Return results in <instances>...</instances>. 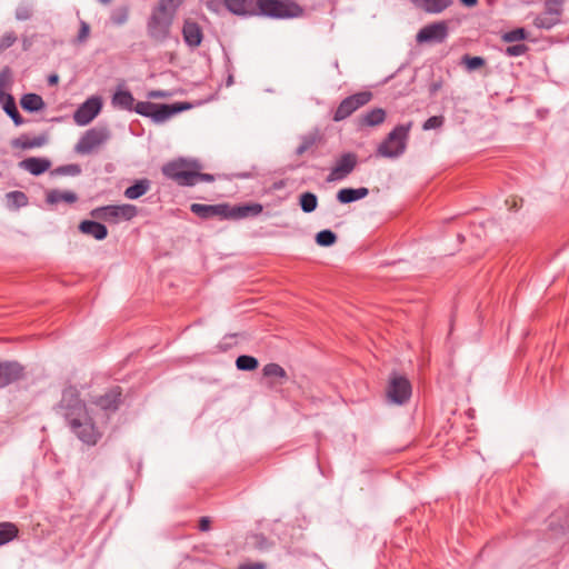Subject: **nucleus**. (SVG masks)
I'll use <instances>...</instances> for the list:
<instances>
[{
    "label": "nucleus",
    "instance_id": "obj_33",
    "mask_svg": "<svg viewBox=\"0 0 569 569\" xmlns=\"http://www.w3.org/2000/svg\"><path fill=\"white\" fill-rule=\"evenodd\" d=\"M550 527L561 531L569 530V510L559 509L550 518Z\"/></svg>",
    "mask_w": 569,
    "mask_h": 569
},
{
    "label": "nucleus",
    "instance_id": "obj_19",
    "mask_svg": "<svg viewBox=\"0 0 569 569\" xmlns=\"http://www.w3.org/2000/svg\"><path fill=\"white\" fill-rule=\"evenodd\" d=\"M122 391L120 387H113L104 395L93 400V403L106 411H116L121 402Z\"/></svg>",
    "mask_w": 569,
    "mask_h": 569
},
{
    "label": "nucleus",
    "instance_id": "obj_39",
    "mask_svg": "<svg viewBox=\"0 0 569 569\" xmlns=\"http://www.w3.org/2000/svg\"><path fill=\"white\" fill-rule=\"evenodd\" d=\"M236 366H237V369H239V370L251 371V370H254L258 368L259 362L252 356L242 355L237 358Z\"/></svg>",
    "mask_w": 569,
    "mask_h": 569
},
{
    "label": "nucleus",
    "instance_id": "obj_10",
    "mask_svg": "<svg viewBox=\"0 0 569 569\" xmlns=\"http://www.w3.org/2000/svg\"><path fill=\"white\" fill-rule=\"evenodd\" d=\"M110 138L107 128H92L86 131L74 147V151L80 154H89Z\"/></svg>",
    "mask_w": 569,
    "mask_h": 569
},
{
    "label": "nucleus",
    "instance_id": "obj_55",
    "mask_svg": "<svg viewBox=\"0 0 569 569\" xmlns=\"http://www.w3.org/2000/svg\"><path fill=\"white\" fill-rule=\"evenodd\" d=\"M59 80V77L57 74H51L48 79L50 84H56Z\"/></svg>",
    "mask_w": 569,
    "mask_h": 569
},
{
    "label": "nucleus",
    "instance_id": "obj_34",
    "mask_svg": "<svg viewBox=\"0 0 569 569\" xmlns=\"http://www.w3.org/2000/svg\"><path fill=\"white\" fill-rule=\"evenodd\" d=\"M559 11L553 13L545 12L535 18L533 24L540 29H550L559 22Z\"/></svg>",
    "mask_w": 569,
    "mask_h": 569
},
{
    "label": "nucleus",
    "instance_id": "obj_47",
    "mask_svg": "<svg viewBox=\"0 0 569 569\" xmlns=\"http://www.w3.org/2000/svg\"><path fill=\"white\" fill-rule=\"evenodd\" d=\"M528 51V47L523 43H518L513 46H509L506 48L505 53L508 57H519L525 54Z\"/></svg>",
    "mask_w": 569,
    "mask_h": 569
},
{
    "label": "nucleus",
    "instance_id": "obj_13",
    "mask_svg": "<svg viewBox=\"0 0 569 569\" xmlns=\"http://www.w3.org/2000/svg\"><path fill=\"white\" fill-rule=\"evenodd\" d=\"M102 107L101 99L91 97L87 99L73 113V120L78 126H87L100 112Z\"/></svg>",
    "mask_w": 569,
    "mask_h": 569
},
{
    "label": "nucleus",
    "instance_id": "obj_51",
    "mask_svg": "<svg viewBox=\"0 0 569 569\" xmlns=\"http://www.w3.org/2000/svg\"><path fill=\"white\" fill-rule=\"evenodd\" d=\"M170 92L163 90H151L148 92V98L151 99H162L170 97Z\"/></svg>",
    "mask_w": 569,
    "mask_h": 569
},
{
    "label": "nucleus",
    "instance_id": "obj_23",
    "mask_svg": "<svg viewBox=\"0 0 569 569\" xmlns=\"http://www.w3.org/2000/svg\"><path fill=\"white\" fill-rule=\"evenodd\" d=\"M79 230L88 236H91L96 240H103L108 236L107 227L98 221L83 220L79 224Z\"/></svg>",
    "mask_w": 569,
    "mask_h": 569
},
{
    "label": "nucleus",
    "instance_id": "obj_52",
    "mask_svg": "<svg viewBox=\"0 0 569 569\" xmlns=\"http://www.w3.org/2000/svg\"><path fill=\"white\" fill-rule=\"evenodd\" d=\"M238 569H266V563L263 562H248L242 563L238 567Z\"/></svg>",
    "mask_w": 569,
    "mask_h": 569
},
{
    "label": "nucleus",
    "instance_id": "obj_50",
    "mask_svg": "<svg viewBox=\"0 0 569 569\" xmlns=\"http://www.w3.org/2000/svg\"><path fill=\"white\" fill-rule=\"evenodd\" d=\"M89 33H90V27L87 22L84 21H81V24H80V30H79V33H78V40L80 42H83L88 39L89 37Z\"/></svg>",
    "mask_w": 569,
    "mask_h": 569
},
{
    "label": "nucleus",
    "instance_id": "obj_14",
    "mask_svg": "<svg viewBox=\"0 0 569 569\" xmlns=\"http://www.w3.org/2000/svg\"><path fill=\"white\" fill-rule=\"evenodd\" d=\"M358 157L353 152H346L340 156L332 167L328 177L329 181L342 180L347 178L357 167Z\"/></svg>",
    "mask_w": 569,
    "mask_h": 569
},
{
    "label": "nucleus",
    "instance_id": "obj_42",
    "mask_svg": "<svg viewBox=\"0 0 569 569\" xmlns=\"http://www.w3.org/2000/svg\"><path fill=\"white\" fill-rule=\"evenodd\" d=\"M128 17H129L128 7H120L112 11L110 19L113 24L121 26L127 22Z\"/></svg>",
    "mask_w": 569,
    "mask_h": 569
},
{
    "label": "nucleus",
    "instance_id": "obj_56",
    "mask_svg": "<svg viewBox=\"0 0 569 569\" xmlns=\"http://www.w3.org/2000/svg\"><path fill=\"white\" fill-rule=\"evenodd\" d=\"M555 11H559L558 9H553L550 3H547V11L555 14Z\"/></svg>",
    "mask_w": 569,
    "mask_h": 569
},
{
    "label": "nucleus",
    "instance_id": "obj_3",
    "mask_svg": "<svg viewBox=\"0 0 569 569\" xmlns=\"http://www.w3.org/2000/svg\"><path fill=\"white\" fill-rule=\"evenodd\" d=\"M412 122L396 126L379 144L377 154L383 158H399L405 153Z\"/></svg>",
    "mask_w": 569,
    "mask_h": 569
},
{
    "label": "nucleus",
    "instance_id": "obj_57",
    "mask_svg": "<svg viewBox=\"0 0 569 569\" xmlns=\"http://www.w3.org/2000/svg\"><path fill=\"white\" fill-rule=\"evenodd\" d=\"M102 4H110L112 0H98Z\"/></svg>",
    "mask_w": 569,
    "mask_h": 569
},
{
    "label": "nucleus",
    "instance_id": "obj_30",
    "mask_svg": "<svg viewBox=\"0 0 569 569\" xmlns=\"http://www.w3.org/2000/svg\"><path fill=\"white\" fill-rule=\"evenodd\" d=\"M47 137L46 136H37L33 138H30L28 136H21L20 138H17L12 141V146L14 148H20L22 150L33 149L42 147L47 143Z\"/></svg>",
    "mask_w": 569,
    "mask_h": 569
},
{
    "label": "nucleus",
    "instance_id": "obj_25",
    "mask_svg": "<svg viewBox=\"0 0 569 569\" xmlns=\"http://www.w3.org/2000/svg\"><path fill=\"white\" fill-rule=\"evenodd\" d=\"M111 103L117 109L132 111L134 98L128 90H117L112 96Z\"/></svg>",
    "mask_w": 569,
    "mask_h": 569
},
{
    "label": "nucleus",
    "instance_id": "obj_38",
    "mask_svg": "<svg viewBox=\"0 0 569 569\" xmlns=\"http://www.w3.org/2000/svg\"><path fill=\"white\" fill-rule=\"evenodd\" d=\"M186 0H159L156 6L162 12L176 18L177 10Z\"/></svg>",
    "mask_w": 569,
    "mask_h": 569
},
{
    "label": "nucleus",
    "instance_id": "obj_18",
    "mask_svg": "<svg viewBox=\"0 0 569 569\" xmlns=\"http://www.w3.org/2000/svg\"><path fill=\"white\" fill-rule=\"evenodd\" d=\"M226 209H227V203H218V204L192 203L190 206V211L203 220H208V219H211L214 217H218L221 220H226Z\"/></svg>",
    "mask_w": 569,
    "mask_h": 569
},
{
    "label": "nucleus",
    "instance_id": "obj_44",
    "mask_svg": "<svg viewBox=\"0 0 569 569\" xmlns=\"http://www.w3.org/2000/svg\"><path fill=\"white\" fill-rule=\"evenodd\" d=\"M462 63L470 71L476 70L482 66H485L486 61L481 57H470L468 54L463 56Z\"/></svg>",
    "mask_w": 569,
    "mask_h": 569
},
{
    "label": "nucleus",
    "instance_id": "obj_53",
    "mask_svg": "<svg viewBox=\"0 0 569 569\" xmlns=\"http://www.w3.org/2000/svg\"><path fill=\"white\" fill-rule=\"evenodd\" d=\"M211 521L208 517H201L199 520V529L201 531H208L210 529Z\"/></svg>",
    "mask_w": 569,
    "mask_h": 569
},
{
    "label": "nucleus",
    "instance_id": "obj_24",
    "mask_svg": "<svg viewBox=\"0 0 569 569\" xmlns=\"http://www.w3.org/2000/svg\"><path fill=\"white\" fill-rule=\"evenodd\" d=\"M411 3L428 13H440L452 4V0H410Z\"/></svg>",
    "mask_w": 569,
    "mask_h": 569
},
{
    "label": "nucleus",
    "instance_id": "obj_11",
    "mask_svg": "<svg viewBox=\"0 0 569 569\" xmlns=\"http://www.w3.org/2000/svg\"><path fill=\"white\" fill-rule=\"evenodd\" d=\"M10 79L9 69H4L0 72V83L2 90V98L0 99V103H2L4 112L12 119L16 126H21L24 123V119L21 117L17 109V104L14 98L6 92L7 83Z\"/></svg>",
    "mask_w": 569,
    "mask_h": 569
},
{
    "label": "nucleus",
    "instance_id": "obj_17",
    "mask_svg": "<svg viewBox=\"0 0 569 569\" xmlns=\"http://www.w3.org/2000/svg\"><path fill=\"white\" fill-rule=\"evenodd\" d=\"M263 210L260 203H243L237 206H230L227 203L226 220H242L250 217L259 216Z\"/></svg>",
    "mask_w": 569,
    "mask_h": 569
},
{
    "label": "nucleus",
    "instance_id": "obj_21",
    "mask_svg": "<svg viewBox=\"0 0 569 569\" xmlns=\"http://www.w3.org/2000/svg\"><path fill=\"white\" fill-rule=\"evenodd\" d=\"M19 167L33 176H40L49 170L51 162L46 158L31 157L20 161Z\"/></svg>",
    "mask_w": 569,
    "mask_h": 569
},
{
    "label": "nucleus",
    "instance_id": "obj_49",
    "mask_svg": "<svg viewBox=\"0 0 569 569\" xmlns=\"http://www.w3.org/2000/svg\"><path fill=\"white\" fill-rule=\"evenodd\" d=\"M221 7H223V0H207L206 1V8L214 13H219L221 10Z\"/></svg>",
    "mask_w": 569,
    "mask_h": 569
},
{
    "label": "nucleus",
    "instance_id": "obj_35",
    "mask_svg": "<svg viewBox=\"0 0 569 569\" xmlns=\"http://www.w3.org/2000/svg\"><path fill=\"white\" fill-rule=\"evenodd\" d=\"M18 527L12 522H0V546L12 541L18 536Z\"/></svg>",
    "mask_w": 569,
    "mask_h": 569
},
{
    "label": "nucleus",
    "instance_id": "obj_5",
    "mask_svg": "<svg viewBox=\"0 0 569 569\" xmlns=\"http://www.w3.org/2000/svg\"><path fill=\"white\" fill-rule=\"evenodd\" d=\"M138 213L137 207L130 203L109 204L94 208L90 216L97 220L109 223H119L120 221H129Z\"/></svg>",
    "mask_w": 569,
    "mask_h": 569
},
{
    "label": "nucleus",
    "instance_id": "obj_31",
    "mask_svg": "<svg viewBox=\"0 0 569 569\" xmlns=\"http://www.w3.org/2000/svg\"><path fill=\"white\" fill-rule=\"evenodd\" d=\"M319 141L320 136L317 132L302 136L300 144L296 149V154L301 157L307 152L313 151Z\"/></svg>",
    "mask_w": 569,
    "mask_h": 569
},
{
    "label": "nucleus",
    "instance_id": "obj_1",
    "mask_svg": "<svg viewBox=\"0 0 569 569\" xmlns=\"http://www.w3.org/2000/svg\"><path fill=\"white\" fill-rule=\"evenodd\" d=\"M223 7L239 17L292 19L303 16V8L293 0H223Z\"/></svg>",
    "mask_w": 569,
    "mask_h": 569
},
{
    "label": "nucleus",
    "instance_id": "obj_16",
    "mask_svg": "<svg viewBox=\"0 0 569 569\" xmlns=\"http://www.w3.org/2000/svg\"><path fill=\"white\" fill-rule=\"evenodd\" d=\"M411 396L410 382L403 377H393L388 387L389 399L398 405L405 403Z\"/></svg>",
    "mask_w": 569,
    "mask_h": 569
},
{
    "label": "nucleus",
    "instance_id": "obj_54",
    "mask_svg": "<svg viewBox=\"0 0 569 569\" xmlns=\"http://www.w3.org/2000/svg\"><path fill=\"white\" fill-rule=\"evenodd\" d=\"M467 7H473L477 4L478 0H460Z\"/></svg>",
    "mask_w": 569,
    "mask_h": 569
},
{
    "label": "nucleus",
    "instance_id": "obj_27",
    "mask_svg": "<svg viewBox=\"0 0 569 569\" xmlns=\"http://www.w3.org/2000/svg\"><path fill=\"white\" fill-rule=\"evenodd\" d=\"M46 200L49 204H58L60 202L74 203L78 200V196L73 191L53 189L47 192Z\"/></svg>",
    "mask_w": 569,
    "mask_h": 569
},
{
    "label": "nucleus",
    "instance_id": "obj_32",
    "mask_svg": "<svg viewBox=\"0 0 569 569\" xmlns=\"http://www.w3.org/2000/svg\"><path fill=\"white\" fill-rule=\"evenodd\" d=\"M149 189L150 181L148 179H140L124 190V197L134 200L146 194Z\"/></svg>",
    "mask_w": 569,
    "mask_h": 569
},
{
    "label": "nucleus",
    "instance_id": "obj_15",
    "mask_svg": "<svg viewBox=\"0 0 569 569\" xmlns=\"http://www.w3.org/2000/svg\"><path fill=\"white\" fill-rule=\"evenodd\" d=\"M24 376V367L19 362L0 361V389L20 381Z\"/></svg>",
    "mask_w": 569,
    "mask_h": 569
},
{
    "label": "nucleus",
    "instance_id": "obj_12",
    "mask_svg": "<svg viewBox=\"0 0 569 569\" xmlns=\"http://www.w3.org/2000/svg\"><path fill=\"white\" fill-rule=\"evenodd\" d=\"M448 37V24L445 21L433 22L421 28L417 33L418 43L436 42L441 43Z\"/></svg>",
    "mask_w": 569,
    "mask_h": 569
},
{
    "label": "nucleus",
    "instance_id": "obj_22",
    "mask_svg": "<svg viewBox=\"0 0 569 569\" xmlns=\"http://www.w3.org/2000/svg\"><path fill=\"white\" fill-rule=\"evenodd\" d=\"M386 111L382 108H373L358 118V126L363 127H377L386 120Z\"/></svg>",
    "mask_w": 569,
    "mask_h": 569
},
{
    "label": "nucleus",
    "instance_id": "obj_28",
    "mask_svg": "<svg viewBox=\"0 0 569 569\" xmlns=\"http://www.w3.org/2000/svg\"><path fill=\"white\" fill-rule=\"evenodd\" d=\"M368 193L369 190L365 187L358 189L345 188L338 191L337 199L341 203H350L367 197Z\"/></svg>",
    "mask_w": 569,
    "mask_h": 569
},
{
    "label": "nucleus",
    "instance_id": "obj_58",
    "mask_svg": "<svg viewBox=\"0 0 569 569\" xmlns=\"http://www.w3.org/2000/svg\"><path fill=\"white\" fill-rule=\"evenodd\" d=\"M231 83H232V77L230 76L228 79V86H230Z\"/></svg>",
    "mask_w": 569,
    "mask_h": 569
},
{
    "label": "nucleus",
    "instance_id": "obj_26",
    "mask_svg": "<svg viewBox=\"0 0 569 569\" xmlns=\"http://www.w3.org/2000/svg\"><path fill=\"white\" fill-rule=\"evenodd\" d=\"M262 373L266 378L274 379L270 382V386L274 383L283 385L288 379L286 370L280 365L274 362L267 363L262 369Z\"/></svg>",
    "mask_w": 569,
    "mask_h": 569
},
{
    "label": "nucleus",
    "instance_id": "obj_7",
    "mask_svg": "<svg viewBox=\"0 0 569 569\" xmlns=\"http://www.w3.org/2000/svg\"><path fill=\"white\" fill-rule=\"evenodd\" d=\"M86 403L80 399V393L76 387H68L62 392V398L58 405V412L61 413L67 421L72 418L83 417L87 412Z\"/></svg>",
    "mask_w": 569,
    "mask_h": 569
},
{
    "label": "nucleus",
    "instance_id": "obj_36",
    "mask_svg": "<svg viewBox=\"0 0 569 569\" xmlns=\"http://www.w3.org/2000/svg\"><path fill=\"white\" fill-rule=\"evenodd\" d=\"M299 204L303 212L311 213L316 210L318 206V198L312 192H303L299 197Z\"/></svg>",
    "mask_w": 569,
    "mask_h": 569
},
{
    "label": "nucleus",
    "instance_id": "obj_37",
    "mask_svg": "<svg viewBox=\"0 0 569 569\" xmlns=\"http://www.w3.org/2000/svg\"><path fill=\"white\" fill-rule=\"evenodd\" d=\"M9 208L18 209L28 204V197L22 191H10L6 194Z\"/></svg>",
    "mask_w": 569,
    "mask_h": 569
},
{
    "label": "nucleus",
    "instance_id": "obj_9",
    "mask_svg": "<svg viewBox=\"0 0 569 569\" xmlns=\"http://www.w3.org/2000/svg\"><path fill=\"white\" fill-rule=\"evenodd\" d=\"M373 94L371 91H360L345 98L333 113V121L339 122L350 117L355 111L369 103Z\"/></svg>",
    "mask_w": 569,
    "mask_h": 569
},
{
    "label": "nucleus",
    "instance_id": "obj_8",
    "mask_svg": "<svg viewBox=\"0 0 569 569\" xmlns=\"http://www.w3.org/2000/svg\"><path fill=\"white\" fill-rule=\"evenodd\" d=\"M67 422L77 438L88 446H94L101 438V433L88 411L83 417L72 418Z\"/></svg>",
    "mask_w": 569,
    "mask_h": 569
},
{
    "label": "nucleus",
    "instance_id": "obj_41",
    "mask_svg": "<svg viewBox=\"0 0 569 569\" xmlns=\"http://www.w3.org/2000/svg\"><path fill=\"white\" fill-rule=\"evenodd\" d=\"M33 16V7L31 3L21 2L16 9V19L26 21L31 19Z\"/></svg>",
    "mask_w": 569,
    "mask_h": 569
},
{
    "label": "nucleus",
    "instance_id": "obj_20",
    "mask_svg": "<svg viewBox=\"0 0 569 569\" xmlns=\"http://www.w3.org/2000/svg\"><path fill=\"white\" fill-rule=\"evenodd\" d=\"M182 37L187 46L190 48H197L202 42L203 32L196 21L187 19L183 22Z\"/></svg>",
    "mask_w": 569,
    "mask_h": 569
},
{
    "label": "nucleus",
    "instance_id": "obj_29",
    "mask_svg": "<svg viewBox=\"0 0 569 569\" xmlns=\"http://www.w3.org/2000/svg\"><path fill=\"white\" fill-rule=\"evenodd\" d=\"M20 104L28 112H38L44 109L46 103L41 96L37 93H26L20 99Z\"/></svg>",
    "mask_w": 569,
    "mask_h": 569
},
{
    "label": "nucleus",
    "instance_id": "obj_46",
    "mask_svg": "<svg viewBox=\"0 0 569 569\" xmlns=\"http://www.w3.org/2000/svg\"><path fill=\"white\" fill-rule=\"evenodd\" d=\"M443 122L445 118L442 116H432L423 122L422 129L425 131L438 129L442 127Z\"/></svg>",
    "mask_w": 569,
    "mask_h": 569
},
{
    "label": "nucleus",
    "instance_id": "obj_48",
    "mask_svg": "<svg viewBox=\"0 0 569 569\" xmlns=\"http://www.w3.org/2000/svg\"><path fill=\"white\" fill-rule=\"evenodd\" d=\"M54 172L58 174L77 176L81 172V169L78 164H66V166L58 167L54 170Z\"/></svg>",
    "mask_w": 569,
    "mask_h": 569
},
{
    "label": "nucleus",
    "instance_id": "obj_45",
    "mask_svg": "<svg viewBox=\"0 0 569 569\" xmlns=\"http://www.w3.org/2000/svg\"><path fill=\"white\" fill-rule=\"evenodd\" d=\"M17 41V36L13 31L6 32L0 39V53L8 48L12 47Z\"/></svg>",
    "mask_w": 569,
    "mask_h": 569
},
{
    "label": "nucleus",
    "instance_id": "obj_4",
    "mask_svg": "<svg viewBox=\"0 0 569 569\" xmlns=\"http://www.w3.org/2000/svg\"><path fill=\"white\" fill-rule=\"evenodd\" d=\"M191 106L187 102L173 104H158L149 101H140L134 104L133 111L138 114L151 118L156 123H162L174 114L188 110Z\"/></svg>",
    "mask_w": 569,
    "mask_h": 569
},
{
    "label": "nucleus",
    "instance_id": "obj_2",
    "mask_svg": "<svg viewBox=\"0 0 569 569\" xmlns=\"http://www.w3.org/2000/svg\"><path fill=\"white\" fill-rule=\"evenodd\" d=\"M203 164L193 158H177L161 167L162 174L180 187H193L200 182H213L214 176L203 173Z\"/></svg>",
    "mask_w": 569,
    "mask_h": 569
},
{
    "label": "nucleus",
    "instance_id": "obj_43",
    "mask_svg": "<svg viewBox=\"0 0 569 569\" xmlns=\"http://www.w3.org/2000/svg\"><path fill=\"white\" fill-rule=\"evenodd\" d=\"M526 38H527V32L523 28H517V29L510 30L502 36V40L505 42H516L519 40H525Z\"/></svg>",
    "mask_w": 569,
    "mask_h": 569
},
{
    "label": "nucleus",
    "instance_id": "obj_6",
    "mask_svg": "<svg viewBox=\"0 0 569 569\" xmlns=\"http://www.w3.org/2000/svg\"><path fill=\"white\" fill-rule=\"evenodd\" d=\"M174 18L160 11L156 7L147 21V33L156 42H163L170 36Z\"/></svg>",
    "mask_w": 569,
    "mask_h": 569
},
{
    "label": "nucleus",
    "instance_id": "obj_40",
    "mask_svg": "<svg viewBox=\"0 0 569 569\" xmlns=\"http://www.w3.org/2000/svg\"><path fill=\"white\" fill-rule=\"evenodd\" d=\"M336 241L337 234L329 229L321 230L316 234V242L321 247H330L335 244Z\"/></svg>",
    "mask_w": 569,
    "mask_h": 569
}]
</instances>
